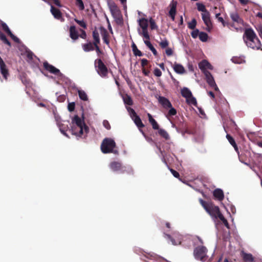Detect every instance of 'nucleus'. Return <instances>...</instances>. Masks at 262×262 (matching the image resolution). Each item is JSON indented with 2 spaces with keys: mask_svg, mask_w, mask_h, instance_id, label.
<instances>
[{
  "mask_svg": "<svg viewBox=\"0 0 262 262\" xmlns=\"http://www.w3.org/2000/svg\"><path fill=\"white\" fill-rule=\"evenodd\" d=\"M199 202L203 206L206 211L212 217L215 219H219L225 225V226L229 229V224L227 220L224 217L221 213L219 207L215 206L211 202H206L202 199H199Z\"/></svg>",
  "mask_w": 262,
  "mask_h": 262,
  "instance_id": "f257e3e1",
  "label": "nucleus"
},
{
  "mask_svg": "<svg viewBox=\"0 0 262 262\" xmlns=\"http://www.w3.org/2000/svg\"><path fill=\"white\" fill-rule=\"evenodd\" d=\"M116 147L115 141L110 138H104L101 144V150L103 154L113 153L118 154V151L114 149Z\"/></svg>",
  "mask_w": 262,
  "mask_h": 262,
  "instance_id": "f03ea898",
  "label": "nucleus"
},
{
  "mask_svg": "<svg viewBox=\"0 0 262 262\" xmlns=\"http://www.w3.org/2000/svg\"><path fill=\"white\" fill-rule=\"evenodd\" d=\"M95 68L97 73L102 78H106L107 77L108 70L107 67L104 64L101 59H97L95 60Z\"/></svg>",
  "mask_w": 262,
  "mask_h": 262,
  "instance_id": "7ed1b4c3",
  "label": "nucleus"
},
{
  "mask_svg": "<svg viewBox=\"0 0 262 262\" xmlns=\"http://www.w3.org/2000/svg\"><path fill=\"white\" fill-rule=\"evenodd\" d=\"M207 249L204 246H198L196 247L193 252L195 259L204 261L207 256Z\"/></svg>",
  "mask_w": 262,
  "mask_h": 262,
  "instance_id": "20e7f679",
  "label": "nucleus"
},
{
  "mask_svg": "<svg viewBox=\"0 0 262 262\" xmlns=\"http://www.w3.org/2000/svg\"><path fill=\"white\" fill-rule=\"evenodd\" d=\"M110 167L113 171H121V173H124L128 171V172H133L132 168L128 166H123L122 163L118 161H113L110 164Z\"/></svg>",
  "mask_w": 262,
  "mask_h": 262,
  "instance_id": "39448f33",
  "label": "nucleus"
},
{
  "mask_svg": "<svg viewBox=\"0 0 262 262\" xmlns=\"http://www.w3.org/2000/svg\"><path fill=\"white\" fill-rule=\"evenodd\" d=\"M76 126L81 132V127H84V130L85 134H87L89 131V127L85 124L83 120H82L78 115H75L72 119V126Z\"/></svg>",
  "mask_w": 262,
  "mask_h": 262,
  "instance_id": "423d86ee",
  "label": "nucleus"
},
{
  "mask_svg": "<svg viewBox=\"0 0 262 262\" xmlns=\"http://www.w3.org/2000/svg\"><path fill=\"white\" fill-rule=\"evenodd\" d=\"M245 42L246 43L248 47L253 49H256L258 50L260 49L261 46L260 41L257 37H256L255 38H248L245 39Z\"/></svg>",
  "mask_w": 262,
  "mask_h": 262,
  "instance_id": "0eeeda50",
  "label": "nucleus"
},
{
  "mask_svg": "<svg viewBox=\"0 0 262 262\" xmlns=\"http://www.w3.org/2000/svg\"><path fill=\"white\" fill-rule=\"evenodd\" d=\"M230 16L234 23L235 27L238 29V27L241 25H243L244 20L240 17L237 12H232L230 13Z\"/></svg>",
  "mask_w": 262,
  "mask_h": 262,
  "instance_id": "6e6552de",
  "label": "nucleus"
},
{
  "mask_svg": "<svg viewBox=\"0 0 262 262\" xmlns=\"http://www.w3.org/2000/svg\"><path fill=\"white\" fill-rule=\"evenodd\" d=\"M202 19L206 26V30L210 31L212 29V24L210 19V14L209 11L202 13Z\"/></svg>",
  "mask_w": 262,
  "mask_h": 262,
  "instance_id": "1a4fd4ad",
  "label": "nucleus"
},
{
  "mask_svg": "<svg viewBox=\"0 0 262 262\" xmlns=\"http://www.w3.org/2000/svg\"><path fill=\"white\" fill-rule=\"evenodd\" d=\"M204 74L206 77V81L209 86L213 88L215 91H219V88L217 86L211 73L208 71H204Z\"/></svg>",
  "mask_w": 262,
  "mask_h": 262,
  "instance_id": "9d476101",
  "label": "nucleus"
},
{
  "mask_svg": "<svg viewBox=\"0 0 262 262\" xmlns=\"http://www.w3.org/2000/svg\"><path fill=\"white\" fill-rule=\"evenodd\" d=\"M43 65L45 69L51 73L56 75H58L59 74H60V71L58 69L49 64L47 61L44 62Z\"/></svg>",
  "mask_w": 262,
  "mask_h": 262,
  "instance_id": "9b49d317",
  "label": "nucleus"
},
{
  "mask_svg": "<svg viewBox=\"0 0 262 262\" xmlns=\"http://www.w3.org/2000/svg\"><path fill=\"white\" fill-rule=\"evenodd\" d=\"M99 30L100 31V33L101 34L103 42L107 45L109 46V45H110V39H109L110 35H109V34H108L107 31L104 27H103L102 26H101L99 27Z\"/></svg>",
  "mask_w": 262,
  "mask_h": 262,
  "instance_id": "f8f14e48",
  "label": "nucleus"
},
{
  "mask_svg": "<svg viewBox=\"0 0 262 262\" xmlns=\"http://www.w3.org/2000/svg\"><path fill=\"white\" fill-rule=\"evenodd\" d=\"M220 13H216L215 18L217 19V20L221 23L224 27L228 26L234 28L236 30H237V28L235 27L234 23H230L228 22H226L224 20L223 17L220 16Z\"/></svg>",
  "mask_w": 262,
  "mask_h": 262,
  "instance_id": "ddd939ff",
  "label": "nucleus"
},
{
  "mask_svg": "<svg viewBox=\"0 0 262 262\" xmlns=\"http://www.w3.org/2000/svg\"><path fill=\"white\" fill-rule=\"evenodd\" d=\"M159 102L162 105V106L165 108L167 109L169 107H171V103L170 101L166 98L163 96H159L158 98Z\"/></svg>",
  "mask_w": 262,
  "mask_h": 262,
  "instance_id": "4468645a",
  "label": "nucleus"
},
{
  "mask_svg": "<svg viewBox=\"0 0 262 262\" xmlns=\"http://www.w3.org/2000/svg\"><path fill=\"white\" fill-rule=\"evenodd\" d=\"M257 36L252 28H248L245 30L243 36L244 40L248 38H255Z\"/></svg>",
  "mask_w": 262,
  "mask_h": 262,
  "instance_id": "2eb2a0df",
  "label": "nucleus"
},
{
  "mask_svg": "<svg viewBox=\"0 0 262 262\" xmlns=\"http://www.w3.org/2000/svg\"><path fill=\"white\" fill-rule=\"evenodd\" d=\"M0 72L3 78L5 80H7L10 74L5 63L0 64Z\"/></svg>",
  "mask_w": 262,
  "mask_h": 262,
  "instance_id": "dca6fc26",
  "label": "nucleus"
},
{
  "mask_svg": "<svg viewBox=\"0 0 262 262\" xmlns=\"http://www.w3.org/2000/svg\"><path fill=\"white\" fill-rule=\"evenodd\" d=\"M241 256L244 262H254V258L251 253H247L244 251L241 252Z\"/></svg>",
  "mask_w": 262,
  "mask_h": 262,
  "instance_id": "f3484780",
  "label": "nucleus"
},
{
  "mask_svg": "<svg viewBox=\"0 0 262 262\" xmlns=\"http://www.w3.org/2000/svg\"><path fill=\"white\" fill-rule=\"evenodd\" d=\"M177 5V2L174 1H172L170 4V9L169 11V15L172 20H174L175 15L176 13Z\"/></svg>",
  "mask_w": 262,
  "mask_h": 262,
  "instance_id": "a211bd4d",
  "label": "nucleus"
},
{
  "mask_svg": "<svg viewBox=\"0 0 262 262\" xmlns=\"http://www.w3.org/2000/svg\"><path fill=\"white\" fill-rule=\"evenodd\" d=\"M213 195L216 199L220 201L223 200L224 198L223 191L219 188H216L213 191Z\"/></svg>",
  "mask_w": 262,
  "mask_h": 262,
  "instance_id": "6ab92c4d",
  "label": "nucleus"
},
{
  "mask_svg": "<svg viewBox=\"0 0 262 262\" xmlns=\"http://www.w3.org/2000/svg\"><path fill=\"white\" fill-rule=\"evenodd\" d=\"M51 12L56 19L60 20L62 18V13L60 11L53 6H51Z\"/></svg>",
  "mask_w": 262,
  "mask_h": 262,
  "instance_id": "aec40b11",
  "label": "nucleus"
},
{
  "mask_svg": "<svg viewBox=\"0 0 262 262\" xmlns=\"http://www.w3.org/2000/svg\"><path fill=\"white\" fill-rule=\"evenodd\" d=\"M71 127L72 134L76 136L77 137H82V135L84 134H85L84 136L86 135L84 132V127H81V132H80V129H78L76 126H72Z\"/></svg>",
  "mask_w": 262,
  "mask_h": 262,
  "instance_id": "412c9836",
  "label": "nucleus"
},
{
  "mask_svg": "<svg viewBox=\"0 0 262 262\" xmlns=\"http://www.w3.org/2000/svg\"><path fill=\"white\" fill-rule=\"evenodd\" d=\"M199 68L203 71H205L206 69H212V66L206 60H203L199 64Z\"/></svg>",
  "mask_w": 262,
  "mask_h": 262,
  "instance_id": "4be33fe9",
  "label": "nucleus"
},
{
  "mask_svg": "<svg viewBox=\"0 0 262 262\" xmlns=\"http://www.w3.org/2000/svg\"><path fill=\"white\" fill-rule=\"evenodd\" d=\"M135 124L137 125V126L139 128V130L142 132V134H144V133L142 130H141V128L144 127L145 126L144 124L142 123L141 119L139 117L138 115L135 116L133 119Z\"/></svg>",
  "mask_w": 262,
  "mask_h": 262,
  "instance_id": "5701e85b",
  "label": "nucleus"
},
{
  "mask_svg": "<svg viewBox=\"0 0 262 262\" xmlns=\"http://www.w3.org/2000/svg\"><path fill=\"white\" fill-rule=\"evenodd\" d=\"M92 37L93 38V42L94 45L100 43L99 33L96 28L92 32Z\"/></svg>",
  "mask_w": 262,
  "mask_h": 262,
  "instance_id": "b1692460",
  "label": "nucleus"
},
{
  "mask_svg": "<svg viewBox=\"0 0 262 262\" xmlns=\"http://www.w3.org/2000/svg\"><path fill=\"white\" fill-rule=\"evenodd\" d=\"M82 47L84 51L86 52L92 51L95 50V46L93 42H92L90 41L87 43L83 44L82 45Z\"/></svg>",
  "mask_w": 262,
  "mask_h": 262,
  "instance_id": "393cba45",
  "label": "nucleus"
},
{
  "mask_svg": "<svg viewBox=\"0 0 262 262\" xmlns=\"http://www.w3.org/2000/svg\"><path fill=\"white\" fill-rule=\"evenodd\" d=\"M147 117L148 118V121L150 124L151 125L152 128L155 130L159 129V126L158 123L155 120V119L153 118L152 115L148 113Z\"/></svg>",
  "mask_w": 262,
  "mask_h": 262,
  "instance_id": "a878e982",
  "label": "nucleus"
},
{
  "mask_svg": "<svg viewBox=\"0 0 262 262\" xmlns=\"http://www.w3.org/2000/svg\"><path fill=\"white\" fill-rule=\"evenodd\" d=\"M70 37L73 39L76 40L78 38V32L76 30V27L74 26H72L70 28Z\"/></svg>",
  "mask_w": 262,
  "mask_h": 262,
  "instance_id": "bb28decb",
  "label": "nucleus"
},
{
  "mask_svg": "<svg viewBox=\"0 0 262 262\" xmlns=\"http://www.w3.org/2000/svg\"><path fill=\"white\" fill-rule=\"evenodd\" d=\"M174 71L178 74H183L185 72V69L183 66L180 64L175 63L173 66Z\"/></svg>",
  "mask_w": 262,
  "mask_h": 262,
  "instance_id": "cd10ccee",
  "label": "nucleus"
},
{
  "mask_svg": "<svg viewBox=\"0 0 262 262\" xmlns=\"http://www.w3.org/2000/svg\"><path fill=\"white\" fill-rule=\"evenodd\" d=\"M182 96L186 99L191 96L192 93L187 88H183L181 91Z\"/></svg>",
  "mask_w": 262,
  "mask_h": 262,
  "instance_id": "c85d7f7f",
  "label": "nucleus"
},
{
  "mask_svg": "<svg viewBox=\"0 0 262 262\" xmlns=\"http://www.w3.org/2000/svg\"><path fill=\"white\" fill-rule=\"evenodd\" d=\"M144 43L149 49V50L152 52L155 56H157L158 52L156 49L152 45L149 40H144Z\"/></svg>",
  "mask_w": 262,
  "mask_h": 262,
  "instance_id": "c756f323",
  "label": "nucleus"
},
{
  "mask_svg": "<svg viewBox=\"0 0 262 262\" xmlns=\"http://www.w3.org/2000/svg\"><path fill=\"white\" fill-rule=\"evenodd\" d=\"M226 138L228 141L229 142V143L231 144V145H232V146L234 147L235 150L236 151H237L238 147L233 138L232 136H231L229 134H227Z\"/></svg>",
  "mask_w": 262,
  "mask_h": 262,
  "instance_id": "7c9ffc66",
  "label": "nucleus"
},
{
  "mask_svg": "<svg viewBox=\"0 0 262 262\" xmlns=\"http://www.w3.org/2000/svg\"><path fill=\"white\" fill-rule=\"evenodd\" d=\"M158 133L160 136L167 140L169 139V136L168 133L164 129L159 128L158 129Z\"/></svg>",
  "mask_w": 262,
  "mask_h": 262,
  "instance_id": "2f4dec72",
  "label": "nucleus"
},
{
  "mask_svg": "<svg viewBox=\"0 0 262 262\" xmlns=\"http://www.w3.org/2000/svg\"><path fill=\"white\" fill-rule=\"evenodd\" d=\"M139 24L142 29L148 28V20L146 18H142L140 19L139 20Z\"/></svg>",
  "mask_w": 262,
  "mask_h": 262,
  "instance_id": "473e14b6",
  "label": "nucleus"
},
{
  "mask_svg": "<svg viewBox=\"0 0 262 262\" xmlns=\"http://www.w3.org/2000/svg\"><path fill=\"white\" fill-rule=\"evenodd\" d=\"M132 48L133 50V52L135 56H143V53L137 48V47L135 44V43H133L132 45Z\"/></svg>",
  "mask_w": 262,
  "mask_h": 262,
  "instance_id": "72a5a7b5",
  "label": "nucleus"
},
{
  "mask_svg": "<svg viewBox=\"0 0 262 262\" xmlns=\"http://www.w3.org/2000/svg\"><path fill=\"white\" fill-rule=\"evenodd\" d=\"M0 39L5 44L7 45L8 46L11 47V43L7 38L6 35L0 31Z\"/></svg>",
  "mask_w": 262,
  "mask_h": 262,
  "instance_id": "f704fd0d",
  "label": "nucleus"
},
{
  "mask_svg": "<svg viewBox=\"0 0 262 262\" xmlns=\"http://www.w3.org/2000/svg\"><path fill=\"white\" fill-rule=\"evenodd\" d=\"M78 93L80 99L82 100L87 101L88 100V96L84 91L78 90Z\"/></svg>",
  "mask_w": 262,
  "mask_h": 262,
  "instance_id": "c9c22d12",
  "label": "nucleus"
},
{
  "mask_svg": "<svg viewBox=\"0 0 262 262\" xmlns=\"http://www.w3.org/2000/svg\"><path fill=\"white\" fill-rule=\"evenodd\" d=\"M123 101L125 104L128 105H132L133 104V101L131 97L128 95H126L123 97Z\"/></svg>",
  "mask_w": 262,
  "mask_h": 262,
  "instance_id": "e433bc0d",
  "label": "nucleus"
},
{
  "mask_svg": "<svg viewBox=\"0 0 262 262\" xmlns=\"http://www.w3.org/2000/svg\"><path fill=\"white\" fill-rule=\"evenodd\" d=\"M186 102L188 104H192L194 106H196L197 102L196 99L191 95L190 97L186 99Z\"/></svg>",
  "mask_w": 262,
  "mask_h": 262,
  "instance_id": "4c0bfd02",
  "label": "nucleus"
},
{
  "mask_svg": "<svg viewBox=\"0 0 262 262\" xmlns=\"http://www.w3.org/2000/svg\"><path fill=\"white\" fill-rule=\"evenodd\" d=\"M139 33L141 35H142L143 37L146 39L145 40H149L150 36H149V35L148 31H147V28L143 29L142 32V33L139 32Z\"/></svg>",
  "mask_w": 262,
  "mask_h": 262,
  "instance_id": "58836bf2",
  "label": "nucleus"
},
{
  "mask_svg": "<svg viewBox=\"0 0 262 262\" xmlns=\"http://www.w3.org/2000/svg\"><path fill=\"white\" fill-rule=\"evenodd\" d=\"M199 39L203 42H205L208 39V34L205 33V32H201L200 33H199Z\"/></svg>",
  "mask_w": 262,
  "mask_h": 262,
  "instance_id": "ea45409f",
  "label": "nucleus"
},
{
  "mask_svg": "<svg viewBox=\"0 0 262 262\" xmlns=\"http://www.w3.org/2000/svg\"><path fill=\"white\" fill-rule=\"evenodd\" d=\"M197 9L198 11H201L203 13H206V12H208L207 10L206 9V7L205 5L201 3H197Z\"/></svg>",
  "mask_w": 262,
  "mask_h": 262,
  "instance_id": "a19ab883",
  "label": "nucleus"
},
{
  "mask_svg": "<svg viewBox=\"0 0 262 262\" xmlns=\"http://www.w3.org/2000/svg\"><path fill=\"white\" fill-rule=\"evenodd\" d=\"M3 30L9 35L10 34H11L12 32L10 29L9 28L7 25L4 22H2L1 24Z\"/></svg>",
  "mask_w": 262,
  "mask_h": 262,
  "instance_id": "79ce46f5",
  "label": "nucleus"
},
{
  "mask_svg": "<svg viewBox=\"0 0 262 262\" xmlns=\"http://www.w3.org/2000/svg\"><path fill=\"white\" fill-rule=\"evenodd\" d=\"M197 22L195 18H193L192 20L188 24V27L192 30H194L196 27Z\"/></svg>",
  "mask_w": 262,
  "mask_h": 262,
  "instance_id": "37998d69",
  "label": "nucleus"
},
{
  "mask_svg": "<svg viewBox=\"0 0 262 262\" xmlns=\"http://www.w3.org/2000/svg\"><path fill=\"white\" fill-rule=\"evenodd\" d=\"M159 45L162 49L166 48L169 45V42L167 39H165L159 42Z\"/></svg>",
  "mask_w": 262,
  "mask_h": 262,
  "instance_id": "c03bdc74",
  "label": "nucleus"
},
{
  "mask_svg": "<svg viewBox=\"0 0 262 262\" xmlns=\"http://www.w3.org/2000/svg\"><path fill=\"white\" fill-rule=\"evenodd\" d=\"M127 110L128 112L129 113V115L132 119H133L134 117H135V116H137L138 115L137 114V113H136V112L135 111V110L131 107H129L127 108Z\"/></svg>",
  "mask_w": 262,
  "mask_h": 262,
  "instance_id": "a18cd8bd",
  "label": "nucleus"
},
{
  "mask_svg": "<svg viewBox=\"0 0 262 262\" xmlns=\"http://www.w3.org/2000/svg\"><path fill=\"white\" fill-rule=\"evenodd\" d=\"M74 20H75V21L77 24H78L80 27H82L84 29L86 28V27H87L86 24L83 20H80L77 19H75Z\"/></svg>",
  "mask_w": 262,
  "mask_h": 262,
  "instance_id": "49530a36",
  "label": "nucleus"
},
{
  "mask_svg": "<svg viewBox=\"0 0 262 262\" xmlns=\"http://www.w3.org/2000/svg\"><path fill=\"white\" fill-rule=\"evenodd\" d=\"M110 9H111L112 14L113 15H114L115 14H116L117 13H118L119 12L118 7L115 4L112 5Z\"/></svg>",
  "mask_w": 262,
  "mask_h": 262,
  "instance_id": "de8ad7c7",
  "label": "nucleus"
},
{
  "mask_svg": "<svg viewBox=\"0 0 262 262\" xmlns=\"http://www.w3.org/2000/svg\"><path fill=\"white\" fill-rule=\"evenodd\" d=\"M76 5L79 7V10H84V6L82 0H76Z\"/></svg>",
  "mask_w": 262,
  "mask_h": 262,
  "instance_id": "09e8293b",
  "label": "nucleus"
},
{
  "mask_svg": "<svg viewBox=\"0 0 262 262\" xmlns=\"http://www.w3.org/2000/svg\"><path fill=\"white\" fill-rule=\"evenodd\" d=\"M149 23L150 27L151 30H156L158 29V26L156 25L155 20L152 18H150V19H149Z\"/></svg>",
  "mask_w": 262,
  "mask_h": 262,
  "instance_id": "8fccbe9b",
  "label": "nucleus"
},
{
  "mask_svg": "<svg viewBox=\"0 0 262 262\" xmlns=\"http://www.w3.org/2000/svg\"><path fill=\"white\" fill-rule=\"evenodd\" d=\"M168 108H170L168 112V116H174L177 114V110L173 108L172 106L171 107H169Z\"/></svg>",
  "mask_w": 262,
  "mask_h": 262,
  "instance_id": "3c124183",
  "label": "nucleus"
},
{
  "mask_svg": "<svg viewBox=\"0 0 262 262\" xmlns=\"http://www.w3.org/2000/svg\"><path fill=\"white\" fill-rule=\"evenodd\" d=\"M199 32L198 29H195L191 33V35L192 38H196L198 36H199Z\"/></svg>",
  "mask_w": 262,
  "mask_h": 262,
  "instance_id": "603ef678",
  "label": "nucleus"
},
{
  "mask_svg": "<svg viewBox=\"0 0 262 262\" xmlns=\"http://www.w3.org/2000/svg\"><path fill=\"white\" fill-rule=\"evenodd\" d=\"M99 44H96L94 45L95 46V50L97 53V55H99L100 54H103L102 51L100 49L99 46Z\"/></svg>",
  "mask_w": 262,
  "mask_h": 262,
  "instance_id": "864d4df0",
  "label": "nucleus"
},
{
  "mask_svg": "<svg viewBox=\"0 0 262 262\" xmlns=\"http://www.w3.org/2000/svg\"><path fill=\"white\" fill-rule=\"evenodd\" d=\"M154 74L156 76L160 77L162 75V72L160 69L156 68L154 70Z\"/></svg>",
  "mask_w": 262,
  "mask_h": 262,
  "instance_id": "5fc2aeb1",
  "label": "nucleus"
},
{
  "mask_svg": "<svg viewBox=\"0 0 262 262\" xmlns=\"http://www.w3.org/2000/svg\"><path fill=\"white\" fill-rule=\"evenodd\" d=\"M75 104L74 102L69 103L68 108L69 112H73L75 109Z\"/></svg>",
  "mask_w": 262,
  "mask_h": 262,
  "instance_id": "6e6d98bb",
  "label": "nucleus"
},
{
  "mask_svg": "<svg viewBox=\"0 0 262 262\" xmlns=\"http://www.w3.org/2000/svg\"><path fill=\"white\" fill-rule=\"evenodd\" d=\"M55 120H56V122H57V124H58V125H59V126L60 127V131H61L63 134H64V133L63 132V130H62L61 129V128H60V125L59 124V123L60 122V120H61V119H60V117L58 115H55Z\"/></svg>",
  "mask_w": 262,
  "mask_h": 262,
  "instance_id": "4d7b16f0",
  "label": "nucleus"
},
{
  "mask_svg": "<svg viewBox=\"0 0 262 262\" xmlns=\"http://www.w3.org/2000/svg\"><path fill=\"white\" fill-rule=\"evenodd\" d=\"M165 237L170 239L173 245H177V243L173 239V238L169 234H165Z\"/></svg>",
  "mask_w": 262,
  "mask_h": 262,
  "instance_id": "13d9d810",
  "label": "nucleus"
},
{
  "mask_svg": "<svg viewBox=\"0 0 262 262\" xmlns=\"http://www.w3.org/2000/svg\"><path fill=\"white\" fill-rule=\"evenodd\" d=\"M148 62H149L148 60H147L146 59H145V58L142 59L141 60V66H142V68H145V67L148 64Z\"/></svg>",
  "mask_w": 262,
  "mask_h": 262,
  "instance_id": "bf43d9fd",
  "label": "nucleus"
},
{
  "mask_svg": "<svg viewBox=\"0 0 262 262\" xmlns=\"http://www.w3.org/2000/svg\"><path fill=\"white\" fill-rule=\"evenodd\" d=\"M9 36H10V37L15 42H17V43H19V41H20V40L16 36H15L12 33H11V34H10L9 35Z\"/></svg>",
  "mask_w": 262,
  "mask_h": 262,
  "instance_id": "052dcab7",
  "label": "nucleus"
},
{
  "mask_svg": "<svg viewBox=\"0 0 262 262\" xmlns=\"http://www.w3.org/2000/svg\"><path fill=\"white\" fill-rule=\"evenodd\" d=\"M103 125L105 128L109 130L111 129V125L107 120H104L103 122Z\"/></svg>",
  "mask_w": 262,
  "mask_h": 262,
  "instance_id": "680f3d73",
  "label": "nucleus"
},
{
  "mask_svg": "<svg viewBox=\"0 0 262 262\" xmlns=\"http://www.w3.org/2000/svg\"><path fill=\"white\" fill-rule=\"evenodd\" d=\"M170 171L175 178H179V177H180V174L178 171L173 169H170Z\"/></svg>",
  "mask_w": 262,
  "mask_h": 262,
  "instance_id": "e2e57ef3",
  "label": "nucleus"
},
{
  "mask_svg": "<svg viewBox=\"0 0 262 262\" xmlns=\"http://www.w3.org/2000/svg\"><path fill=\"white\" fill-rule=\"evenodd\" d=\"M166 55L168 56H170L173 54V51L171 48H168L165 50Z\"/></svg>",
  "mask_w": 262,
  "mask_h": 262,
  "instance_id": "0e129e2a",
  "label": "nucleus"
},
{
  "mask_svg": "<svg viewBox=\"0 0 262 262\" xmlns=\"http://www.w3.org/2000/svg\"><path fill=\"white\" fill-rule=\"evenodd\" d=\"M80 31L81 32V34L80 35V37L81 38L85 39L86 37V34L85 31H84L83 30H81Z\"/></svg>",
  "mask_w": 262,
  "mask_h": 262,
  "instance_id": "69168bd1",
  "label": "nucleus"
},
{
  "mask_svg": "<svg viewBox=\"0 0 262 262\" xmlns=\"http://www.w3.org/2000/svg\"><path fill=\"white\" fill-rule=\"evenodd\" d=\"M142 72L145 76H148L149 73V71L146 70L145 68H142Z\"/></svg>",
  "mask_w": 262,
  "mask_h": 262,
  "instance_id": "338daca9",
  "label": "nucleus"
},
{
  "mask_svg": "<svg viewBox=\"0 0 262 262\" xmlns=\"http://www.w3.org/2000/svg\"><path fill=\"white\" fill-rule=\"evenodd\" d=\"M259 36L262 38V27H259L257 29Z\"/></svg>",
  "mask_w": 262,
  "mask_h": 262,
  "instance_id": "774afa93",
  "label": "nucleus"
}]
</instances>
